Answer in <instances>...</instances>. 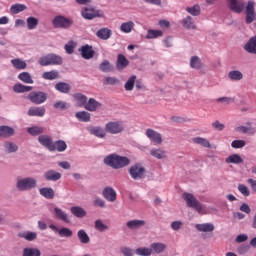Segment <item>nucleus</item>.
Returning a JSON list of instances; mask_svg holds the SVG:
<instances>
[{"label":"nucleus","mask_w":256,"mask_h":256,"mask_svg":"<svg viewBox=\"0 0 256 256\" xmlns=\"http://www.w3.org/2000/svg\"><path fill=\"white\" fill-rule=\"evenodd\" d=\"M182 197L184 201H186L187 207L190 209H195L199 215H207L209 213V208L207 205L199 202V200H197L193 194L185 192L182 194Z\"/></svg>","instance_id":"f257e3e1"},{"label":"nucleus","mask_w":256,"mask_h":256,"mask_svg":"<svg viewBox=\"0 0 256 256\" xmlns=\"http://www.w3.org/2000/svg\"><path fill=\"white\" fill-rule=\"evenodd\" d=\"M104 163L108 167H112V169H123V167H127L131 163V160L125 156L110 154L104 158Z\"/></svg>","instance_id":"f03ea898"},{"label":"nucleus","mask_w":256,"mask_h":256,"mask_svg":"<svg viewBox=\"0 0 256 256\" xmlns=\"http://www.w3.org/2000/svg\"><path fill=\"white\" fill-rule=\"evenodd\" d=\"M16 187L18 191H31L37 187V180L31 177L21 178L17 180Z\"/></svg>","instance_id":"7ed1b4c3"},{"label":"nucleus","mask_w":256,"mask_h":256,"mask_svg":"<svg viewBox=\"0 0 256 256\" xmlns=\"http://www.w3.org/2000/svg\"><path fill=\"white\" fill-rule=\"evenodd\" d=\"M52 25L55 29H69V27L73 25V20L65 16L58 15L52 20Z\"/></svg>","instance_id":"20e7f679"},{"label":"nucleus","mask_w":256,"mask_h":256,"mask_svg":"<svg viewBox=\"0 0 256 256\" xmlns=\"http://www.w3.org/2000/svg\"><path fill=\"white\" fill-rule=\"evenodd\" d=\"M256 3L253 0L247 2L245 6V13H246V24L251 25L253 21H256V12H255Z\"/></svg>","instance_id":"39448f33"},{"label":"nucleus","mask_w":256,"mask_h":256,"mask_svg":"<svg viewBox=\"0 0 256 256\" xmlns=\"http://www.w3.org/2000/svg\"><path fill=\"white\" fill-rule=\"evenodd\" d=\"M28 99L31 103H34V105H41L47 101V94L41 91H32L28 94Z\"/></svg>","instance_id":"423d86ee"},{"label":"nucleus","mask_w":256,"mask_h":256,"mask_svg":"<svg viewBox=\"0 0 256 256\" xmlns=\"http://www.w3.org/2000/svg\"><path fill=\"white\" fill-rule=\"evenodd\" d=\"M125 129V126L123 125V122H108L105 125V131L107 133H111V135H117L118 133H122V131Z\"/></svg>","instance_id":"0eeeda50"},{"label":"nucleus","mask_w":256,"mask_h":256,"mask_svg":"<svg viewBox=\"0 0 256 256\" xmlns=\"http://www.w3.org/2000/svg\"><path fill=\"white\" fill-rule=\"evenodd\" d=\"M132 179L136 181L145 177V168L139 164L132 166L129 170Z\"/></svg>","instance_id":"6e6552de"},{"label":"nucleus","mask_w":256,"mask_h":256,"mask_svg":"<svg viewBox=\"0 0 256 256\" xmlns=\"http://www.w3.org/2000/svg\"><path fill=\"white\" fill-rule=\"evenodd\" d=\"M229 8L233 13H243L245 2L243 0H226Z\"/></svg>","instance_id":"1a4fd4ad"},{"label":"nucleus","mask_w":256,"mask_h":256,"mask_svg":"<svg viewBox=\"0 0 256 256\" xmlns=\"http://www.w3.org/2000/svg\"><path fill=\"white\" fill-rule=\"evenodd\" d=\"M81 15L84 19H87L88 21L95 19V17H101V14H99V11L95 10V8H92V7L83 8L81 11Z\"/></svg>","instance_id":"9d476101"},{"label":"nucleus","mask_w":256,"mask_h":256,"mask_svg":"<svg viewBox=\"0 0 256 256\" xmlns=\"http://www.w3.org/2000/svg\"><path fill=\"white\" fill-rule=\"evenodd\" d=\"M146 137H148V139H150L154 145H161V143H163V137L161 134L153 129L146 130Z\"/></svg>","instance_id":"9b49d317"},{"label":"nucleus","mask_w":256,"mask_h":256,"mask_svg":"<svg viewBox=\"0 0 256 256\" xmlns=\"http://www.w3.org/2000/svg\"><path fill=\"white\" fill-rule=\"evenodd\" d=\"M81 56L83 59H93L95 57V50H93V46L86 44L79 49Z\"/></svg>","instance_id":"f8f14e48"},{"label":"nucleus","mask_w":256,"mask_h":256,"mask_svg":"<svg viewBox=\"0 0 256 256\" xmlns=\"http://www.w3.org/2000/svg\"><path fill=\"white\" fill-rule=\"evenodd\" d=\"M38 143H40V145H42V147H45L49 151H51V149H53V138L49 135H46V134L40 135L38 137Z\"/></svg>","instance_id":"ddd939ff"},{"label":"nucleus","mask_w":256,"mask_h":256,"mask_svg":"<svg viewBox=\"0 0 256 256\" xmlns=\"http://www.w3.org/2000/svg\"><path fill=\"white\" fill-rule=\"evenodd\" d=\"M102 195L110 203L117 201V192L112 187L104 188Z\"/></svg>","instance_id":"4468645a"},{"label":"nucleus","mask_w":256,"mask_h":256,"mask_svg":"<svg viewBox=\"0 0 256 256\" xmlns=\"http://www.w3.org/2000/svg\"><path fill=\"white\" fill-rule=\"evenodd\" d=\"M54 215L55 219H58L59 221H63L64 223H70L69 214L65 211L61 210L59 207L54 208Z\"/></svg>","instance_id":"2eb2a0df"},{"label":"nucleus","mask_w":256,"mask_h":256,"mask_svg":"<svg viewBox=\"0 0 256 256\" xmlns=\"http://www.w3.org/2000/svg\"><path fill=\"white\" fill-rule=\"evenodd\" d=\"M87 131L89 132L90 135H94L95 137H98L99 139H103L106 135L104 129L99 126H89L87 128Z\"/></svg>","instance_id":"dca6fc26"},{"label":"nucleus","mask_w":256,"mask_h":256,"mask_svg":"<svg viewBox=\"0 0 256 256\" xmlns=\"http://www.w3.org/2000/svg\"><path fill=\"white\" fill-rule=\"evenodd\" d=\"M45 107L40 106V107H30L28 110V115L29 117H44L45 116Z\"/></svg>","instance_id":"f3484780"},{"label":"nucleus","mask_w":256,"mask_h":256,"mask_svg":"<svg viewBox=\"0 0 256 256\" xmlns=\"http://www.w3.org/2000/svg\"><path fill=\"white\" fill-rule=\"evenodd\" d=\"M44 179L46 181H53V182L59 181V179H61V173L53 169H50L44 173Z\"/></svg>","instance_id":"a211bd4d"},{"label":"nucleus","mask_w":256,"mask_h":256,"mask_svg":"<svg viewBox=\"0 0 256 256\" xmlns=\"http://www.w3.org/2000/svg\"><path fill=\"white\" fill-rule=\"evenodd\" d=\"M129 65V60L123 54H119L116 62V69L123 71Z\"/></svg>","instance_id":"6ab92c4d"},{"label":"nucleus","mask_w":256,"mask_h":256,"mask_svg":"<svg viewBox=\"0 0 256 256\" xmlns=\"http://www.w3.org/2000/svg\"><path fill=\"white\" fill-rule=\"evenodd\" d=\"M99 107H101V103L97 102V100H95L94 98H90L88 102L86 101L84 109H86V111L93 112V111H97Z\"/></svg>","instance_id":"aec40b11"},{"label":"nucleus","mask_w":256,"mask_h":256,"mask_svg":"<svg viewBox=\"0 0 256 256\" xmlns=\"http://www.w3.org/2000/svg\"><path fill=\"white\" fill-rule=\"evenodd\" d=\"M248 126H238L236 131L238 133H246L247 135H255L256 128L251 127V122L247 123Z\"/></svg>","instance_id":"412c9836"},{"label":"nucleus","mask_w":256,"mask_h":256,"mask_svg":"<svg viewBox=\"0 0 256 256\" xmlns=\"http://www.w3.org/2000/svg\"><path fill=\"white\" fill-rule=\"evenodd\" d=\"M67 149V144L63 140H58L52 143V148L50 151H58L59 153H63Z\"/></svg>","instance_id":"4be33fe9"},{"label":"nucleus","mask_w":256,"mask_h":256,"mask_svg":"<svg viewBox=\"0 0 256 256\" xmlns=\"http://www.w3.org/2000/svg\"><path fill=\"white\" fill-rule=\"evenodd\" d=\"M197 231L202 233H211V231H215V226L212 223H204V224H196Z\"/></svg>","instance_id":"5701e85b"},{"label":"nucleus","mask_w":256,"mask_h":256,"mask_svg":"<svg viewBox=\"0 0 256 256\" xmlns=\"http://www.w3.org/2000/svg\"><path fill=\"white\" fill-rule=\"evenodd\" d=\"M39 193L45 199H54L55 197V190H53V188H49V187L40 188Z\"/></svg>","instance_id":"b1692460"},{"label":"nucleus","mask_w":256,"mask_h":256,"mask_svg":"<svg viewBox=\"0 0 256 256\" xmlns=\"http://www.w3.org/2000/svg\"><path fill=\"white\" fill-rule=\"evenodd\" d=\"M244 49L247 51V53L256 54V36L250 38V40L244 46Z\"/></svg>","instance_id":"393cba45"},{"label":"nucleus","mask_w":256,"mask_h":256,"mask_svg":"<svg viewBox=\"0 0 256 256\" xmlns=\"http://www.w3.org/2000/svg\"><path fill=\"white\" fill-rule=\"evenodd\" d=\"M70 211H71L72 215H74L75 217H78L80 219L85 217V215H87V212L85 211V209H83L82 207H79V206L71 207Z\"/></svg>","instance_id":"a878e982"},{"label":"nucleus","mask_w":256,"mask_h":256,"mask_svg":"<svg viewBox=\"0 0 256 256\" xmlns=\"http://www.w3.org/2000/svg\"><path fill=\"white\" fill-rule=\"evenodd\" d=\"M18 237H20V239H25L26 241H35V239H37V234L35 232H20L18 233Z\"/></svg>","instance_id":"bb28decb"},{"label":"nucleus","mask_w":256,"mask_h":256,"mask_svg":"<svg viewBox=\"0 0 256 256\" xmlns=\"http://www.w3.org/2000/svg\"><path fill=\"white\" fill-rule=\"evenodd\" d=\"M15 133V130L9 126H0V137H11Z\"/></svg>","instance_id":"cd10ccee"},{"label":"nucleus","mask_w":256,"mask_h":256,"mask_svg":"<svg viewBox=\"0 0 256 256\" xmlns=\"http://www.w3.org/2000/svg\"><path fill=\"white\" fill-rule=\"evenodd\" d=\"M56 91H59L60 93H69L71 91V85L65 82H59L55 85Z\"/></svg>","instance_id":"c85d7f7f"},{"label":"nucleus","mask_w":256,"mask_h":256,"mask_svg":"<svg viewBox=\"0 0 256 256\" xmlns=\"http://www.w3.org/2000/svg\"><path fill=\"white\" fill-rule=\"evenodd\" d=\"M135 29V23L133 21L124 22L120 26L122 33H131Z\"/></svg>","instance_id":"c756f323"},{"label":"nucleus","mask_w":256,"mask_h":256,"mask_svg":"<svg viewBox=\"0 0 256 256\" xmlns=\"http://www.w3.org/2000/svg\"><path fill=\"white\" fill-rule=\"evenodd\" d=\"M73 98L77 102L78 107H85V105L87 104V96L81 93L74 94Z\"/></svg>","instance_id":"7c9ffc66"},{"label":"nucleus","mask_w":256,"mask_h":256,"mask_svg":"<svg viewBox=\"0 0 256 256\" xmlns=\"http://www.w3.org/2000/svg\"><path fill=\"white\" fill-rule=\"evenodd\" d=\"M77 237L80 243H82L83 245H87V243L91 241V238L89 237L87 232H85V230H79L77 233Z\"/></svg>","instance_id":"2f4dec72"},{"label":"nucleus","mask_w":256,"mask_h":256,"mask_svg":"<svg viewBox=\"0 0 256 256\" xmlns=\"http://www.w3.org/2000/svg\"><path fill=\"white\" fill-rule=\"evenodd\" d=\"M42 77H43V79H46V81H53L55 79H59V72L57 70L44 72L42 74Z\"/></svg>","instance_id":"473e14b6"},{"label":"nucleus","mask_w":256,"mask_h":256,"mask_svg":"<svg viewBox=\"0 0 256 256\" xmlns=\"http://www.w3.org/2000/svg\"><path fill=\"white\" fill-rule=\"evenodd\" d=\"M31 89H33V87L25 86L21 83L15 84L13 87L14 93H27V92L31 91Z\"/></svg>","instance_id":"72a5a7b5"},{"label":"nucleus","mask_w":256,"mask_h":256,"mask_svg":"<svg viewBox=\"0 0 256 256\" xmlns=\"http://www.w3.org/2000/svg\"><path fill=\"white\" fill-rule=\"evenodd\" d=\"M75 116L78 118V121L84 123H89V121H91V114L87 111L77 112Z\"/></svg>","instance_id":"f704fd0d"},{"label":"nucleus","mask_w":256,"mask_h":256,"mask_svg":"<svg viewBox=\"0 0 256 256\" xmlns=\"http://www.w3.org/2000/svg\"><path fill=\"white\" fill-rule=\"evenodd\" d=\"M18 79L22 81L23 83H27L30 85H33L34 81L33 78L31 77V74L29 72H22L18 75Z\"/></svg>","instance_id":"c9c22d12"},{"label":"nucleus","mask_w":256,"mask_h":256,"mask_svg":"<svg viewBox=\"0 0 256 256\" xmlns=\"http://www.w3.org/2000/svg\"><path fill=\"white\" fill-rule=\"evenodd\" d=\"M228 78L231 81H241L243 79V73L239 70H232L228 73Z\"/></svg>","instance_id":"e433bc0d"},{"label":"nucleus","mask_w":256,"mask_h":256,"mask_svg":"<svg viewBox=\"0 0 256 256\" xmlns=\"http://www.w3.org/2000/svg\"><path fill=\"white\" fill-rule=\"evenodd\" d=\"M129 229H139V227H143L145 225V221L143 220H130L126 223Z\"/></svg>","instance_id":"4c0bfd02"},{"label":"nucleus","mask_w":256,"mask_h":256,"mask_svg":"<svg viewBox=\"0 0 256 256\" xmlns=\"http://www.w3.org/2000/svg\"><path fill=\"white\" fill-rule=\"evenodd\" d=\"M99 70L103 73H110V71H113V66L111 65V62H109V60H104L99 65Z\"/></svg>","instance_id":"58836bf2"},{"label":"nucleus","mask_w":256,"mask_h":256,"mask_svg":"<svg viewBox=\"0 0 256 256\" xmlns=\"http://www.w3.org/2000/svg\"><path fill=\"white\" fill-rule=\"evenodd\" d=\"M96 35L99 39L107 40L109 39V37H111V30L107 28H102L97 31Z\"/></svg>","instance_id":"ea45409f"},{"label":"nucleus","mask_w":256,"mask_h":256,"mask_svg":"<svg viewBox=\"0 0 256 256\" xmlns=\"http://www.w3.org/2000/svg\"><path fill=\"white\" fill-rule=\"evenodd\" d=\"M27 27L30 31H33V29H37V25H39V19L35 17H28L26 20Z\"/></svg>","instance_id":"a19ab883"},{"label":"nucleus","mask_w":256,"mask_h":256,"mask_svg":"<svg viewBox=\"0 0 256 256\" xmlns=\"http://www.w3.org/2000/svg\"><path fill=\"white\" fill-rule=\"evenodd\" d=\"M23 256H41V251L37 248H24Z\"/></svg>","instance_id":"79ce46f5"},{"label":"nucleus","mask_w":256,"mask_h":256,"mask_svg":"<svg viewBox=\"0 0 256 256\" xmlns=\"http://www.w3.org/2000/svg\"><path fill=\"white\" fill-rule=\"evenodd\" d=\"M193 143H196V145H201L202 147L209 148L211 147V143H209V140L201 137H194L192 138Z\"/></svg>","instance_id":"37998d69"},{"label":"nucleus","mask_w":256,"mask_h":256,"mask_svg":"<svg viewBox=\"0 0 256 256\" xmlns=\"http://www.w3.org/2000/svg\"><path fill=\"white\" fill-rule=\"evenodd\" d=\"M44 131L45 129H43V127L41 126L27 128V132L29 133V135H32L33 137H36V135H41V133H43Z\"/></svg>","instance_id":"c03bdc74"},{"label":"nucleus","mask_w":256,"mask_h":256,"mask_svg":"<svg viewBox=\"0 0 256 256\" xmlns=\"http://www.w3.org/2000/svg\"><path fill=\"white\" fill-rule=\"evenodd\" d=\"M243 162V158L238 154H232L228 158H226V163H234V165H239V163Z\"/></svg>","instance_id":"a18cd8bd"},{"label":"nucleus","mask_w":256,"mask_h":256,"mask_svg":"<svg viewBox=\"0 0 256 256\" xmlns=\"http://www.w3.org/2000/svg\"><path fill=\"white\" fill-rule=\"evenodd\" d=\"M157 37H163V31L150 29L147 32V39H157Z\"/></svg>","instance_id":"49530a36"},{"label":"nucleus","mask_w":256,"mask_h":256,"mask_svg":"<svg viewBox=\"0 0 256 256\" xmlns=\"http://www.w3.org/2000/svg\"><path fill=\"white\" fill-rule=\"evenodd\" d=\"M11 63L15 69H26L27 68V63L19 58L12 59Z\"/></svg>","instance_id":"de8ad7c7"},{"label":"nucleus","mask_w":256,"mask_h":256,"mask_svg":"<svg viewBox=\"0 0 256 256\" xmlns=\"http://www.w3.org/2000/svg\"><path fill=\"white\" fill-rule=\"evenodd\" d=\"M150 247L151 251H154V253H163L167 246L163 243H152Z\"/></svg>","instance_id":"09e8293b"},{"label":"nucleus","mask_w":256,"mask_h":256,"mask_svg":"<svg viewBox=\"0 0 256 256\" xmlns=\"http://www.w3.org/2000/svg\"><path fill=\"white\" fill-rule=\"evenodd\" d=\"M27 9V6L24 4H14L11 6L10 11L13 13V15H17V13H21L22 11H25Z\"/></svg>","instance_id":"8fccbe9b"},{"label":"nucleus","mask_w":256,"mask_h":256,"mask_svg":"<svg viewBox=\"0 0 256 256\" xmlns=\"http://www.w3.org/2000/svg\"><path fill=\"white\" fill-rule=\"evenodd\" d=\"M63 58L57 54H50V65H61Z\"/></svg>","instance_id":"3c124183"},{"label":"nucleus","mask_w":256,"mask_h":256,"mask_svg":"<svg viewBox=\"0 0 256 256\" xmlns=\"http://www.w3.org/2000/svg\"><path fill=\"white\" fill-rule=\"evenodd\" d=\"M137 80V76H131L128 81L125 84V90L126 91H133V88L135 87V81Z\"/></svg>","instance_id":"603ef678"},{"label":"nucleus","mask_w":256,"mask_h":256,"mask_svg":"<svg viewBox=\"0 0 256 256\" xmlns=\"http://www.w3.org/2000/svg\"><path fill=\"white\" fill-rule=\"evenodd\" d=\"M150 154L152 157H155L156 159H165V151L161 149H152L150 151Z\"/></svg>","instance_id":"864d4df0"},{"label":"nucleus","mask_w":256,"mask_h":256,"mask_svg":"<svg viewBox=\"0 0 256 256\" xmlns=\"http://www.w3.org/2000/svg\"><path fill=\"white\" fill-rule=\"evenodd\" d=\"M4 147L6 149V151H8V153H15V151H18L19 146H17V144L13 143V142H6L4 144Z\"/></svg>","instance_id":"5fc2aeb1"},{"label":"nucleus","mask_w":256,"mask_h":256,"mask_svg":"<svg viewBox=\"0 0 256 256\" xmlns=\"http://www.w3.org/2000/svg\"><path fill=\"white\" fill-rule=\"evenodd\" d=\"M38 63L39 65H41V67H48L49 65H51L50 54L40 57Z\"/></svg>","instance_id":"6e6d98bb"},{"label":"nucleus","mask_w":256,"mask_h":256,"mask_svg":"<svg viewBox=\"0 0 256 256\" xmlns=\"http://www.w3.org/2000/svg\"><path fill=\"white\" fill-rule=\"evenodd\" d=\"M183 26L186 29H195V22H193V18H191V16L186 17L183 20Z\"/></svg>","instance_id":"4d7b16f0"},{"label":"nucleus","mask_w":256,"mask_h":256,"mask_svg":"<svg viewBox=\"0 0 256 256\" xmlns=\"http://www.w3.org/2000/svg\"><path fill=\"white\" fill-rule=\"evenodd\" d=\"M186 11L190 13V15L197 17V15L201 13V7H199V5H194L193 7H187Z\"/></svg>","instance_id":"13d9d810"},{"label":"nucleus","mask_w":256,"mask_h":256,"mask_svg":"<svg viewBox=\"0 0 256 256\" xmlns=\"http://www.w3.org/2000/svg\"><path fill=\"white\" fill-rule=\"evenodd\" d=\"M238 191L244 197H249L251 195V191H249V188L247 186H245V184H239L238 185Z\"/></svg>","instance_id":"bf43d9fd"},{"label":"nucleus","mask_w":256,"mask_h":256,"mask_svg":"<svg viewBox=\"0 0 256 256\" xmlns=\"http://www.w3.org/2000/svg\"><path fill=\"white\" fill-rule=\"evenodd\" d=\"M58 235L60 237H72L73 231H71V229H69V228L63 227L58 231Z\"/></svg>","instance_id":"052dcab7"},{"label":"nucleus","mask_w":256,"mask_h":256,"mask_svg":"<svg viewBox=\"0 0 256 256\" xmlns=\"http://www.w3.org/2000/svg\"><path fill=\"white\" fill-rule=\"evenodd\" d=\"M75 47H76L75 42L70 41L65 45L64 49L66 53H68V55H73V53L75 52Z\"/></svg>","instance_id":"680f3d73"},{"label":"nucleus","mask_w":256,"mask_h":256,"mask_svg":"<svg viewBox=\"0 0 256 256\" xmlns=\"http://www.w3.org/2000/svg\"><path fill=\"white\" fill-rule=\"evenodd\" d=\"M190 66L192 67V69H199L201 67V60L199 59V57H192L190 60Z\"/></svg>","instance_id":"e2e57ef3"},{"label":"nucleus","mask_w":256,"mask_h":256,"mask_svg":"<svg viewBox=\"0 0 256 256\" xmlns=\"http://www.w3.org/2000/svg\"><path fill=\"white\" fill-rule=\"evenodd\" d=\"M151 253H153V250H151L150 248H138V249H136V255L150 256Z\"/></svg>","instance_id":"0e129e2a"},{"label":"nucleus","mask_w":256,"mask_h":256,"mask_svg":"<svg viewBox=\"0 0 256 256\" xmlns=\"http://www.w3.org/2000/svg\"><path fill=\"white\" fill-rule=\"evenodd\" d=\"M245 145H247L245 140H234L231 143V147H233V149H242V147H245Z\"/></svg>","instance_id":"69168bd1"},{"label":"nucleus","mask_w":256,"mask_h":256,"mask_svg":"<svg viewBox=\"0 0 256 256\" xmlns=\"http://www.w3.org/2000/svg\"><path fill=\"white\" fill-rule=\"evenodd\" d=\"M95 228L97 229V231H101V232L107 231V229H109V227H107V225H105L101 220L95 221Z\"/></svg>","instance_id":"338daca9"},{"label":"nucleus","mask_w":256,"mask_h":256,"mask_svg":"<svg viewBox=\"0 0 256 256\" xmlns=\"http://www.w3.org/2000/svg\"><path fill=\"white\" fill-rule=\"evenodd\" d=\"M120 252L124 256H133L134 253H135V251L133 249L129 248V247H121Z\"/></svg>","instance_id":"774afa93"}]
</instances>
